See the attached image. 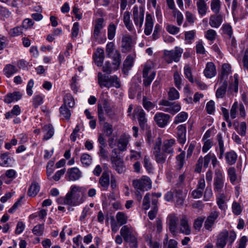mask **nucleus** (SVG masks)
Segmentation results:
<instances>
[{"label": "nucleus", "instance_id": "obj_32", "mask_svg": "<svg viewBox=\"0 0 248 248\" xmlns=\"http://www.w3.org/2000/svg\"><path fill=\"white\" fill-rule=\"evenodd\" d=\"M123 21L126 29L131 32H135L133 25L130 19V13L125 11L124 13Z\"/></svg>", "mask_w": 248, "mask_h": 248}, {"label": "nucleus", "instance_id": "obj_22", "mask_svg": "<svg viewBox=\"0 0 248 248\" xmlns=\"http://www.w3.org/2000/svg\"><path fill=\"white\" fill-rule=\"evenodd\" d=\"M154 26L153 16L150 13H147L145 17L144 33L146 35L151 34Z\"/></svg>", "mask_w": 248, "mask_h": 248}, {"label": "nucleus", "instance_id": "obj_26", "mask_svg": "<svg viewBox=\"0 0 248 248\" xmlns=\"http://www.w3.org/2000/svg\"><path fill=\"white\" fill-rule=\"evenodd\" d=\"M217 82L219 86L216 91V95L217 98H222L226 94L228 86L227 81L218 80Z\"/></svg>", "mask_w": 248, "mask_h": 248}, {"label": "nucleus", "instance_id": "obj_37", "mask_svg": "<svg viewBox=\"0 0 248 248\" xmlns=\"http://www.w3.org/2000/svg\"><path fill=\"white\" fill-rule=\"evenodd\" d=\"M217 138L218 142V152L217 153L218 157L219 159H222L224 152L225 147L224 145V141L221 134H218L217 136Z\"/></svg>", "mask_w": 248, "mask_h": 248}, {"label": "nucleus", "instance_id": "obj_4", "mask_svg": "<svg viewBox=\"0 0 248 248\" xmlns=\"http://www.w3.org/2000/svg\"><path fill=\"white\" fill-rule=\"evenodd\" d=\"M121 236L125 241L129 243L131 246L137 247V233L130 226L124 225L120 230Z\"/></svg>", "mask_w": 248, "mask_h": 248}, {"label": "nucleus", "instance_id": "obj_50", "mask_svg": "<svg viewBox=\"0 0 248 248\" xmlns=\"http://www.w3.org/2000/svg\"><path fill=\"white\" fill-rule=\"evenodd\" d=\"M116 218L117 223L120 226L125 224L127 222V217L125 213L122 212H119L117 213Z\"/></svg>", "mask_w": 248, "mask_h": 248}, {"label": "nucleus", "instance_id": "obj_18", "mask_svg": "<svg viewBox=\"0 0 248 248\" xmlns=\"http://www.w3.org/2000/svg\"><path fill=\"white\" fill-rule=\"evenodd\" d=\"M176 138L178 142L182 144H184L186 140V124H180L176 128Z\"/></svg>", "mask_w": 248, "mask_h": 248}, {"label": "nucleus", "instance_id": "obj_49", "mask_svg": "<svg viewBox=\"0 0 248 248\" xmlns=\"http://www.w3.org/2000/svg\"><path fill=\"white\" fill-rule=\"evenodd\" d=\"M247 124L245 122H242L235 126V130L242 137H244L246 134Z\"/></svg>", "mask_w": 248, "mask_h": 248}, {"label": "nucleus", "instance_id": "obj_8", "mask_svg": "<svg viewBox=\"0 0 248 248\" xmlns=\"http://www.w3.org/2000/svg\"><path fill=\"white\" fill-rule=\"evenodd\" d=\"M132 13L135 25L140 30L144 19V9L142 6L135 5L133 8Z\"/></svg>", "mask_w": 248, "mask_h": 248}, {"label": "nucleus", "instance_id": "obj_46", "mask_svg": "<svg viewBox=\"0 0 248 248\" xmlns=\"http://www.w3.org/2000/svg\"><path fill=\"white\" fill-rule=\"evenodd\" d=\"M75 101L71 94H66L63 97V104L62 106H65L67 107L68 106L69 108H73L75 106Z\"/></svg>", "mask_w": 248, "mask_h": 248}, {"label": "nucleus", "instance_id": "obj_1", "mask_svg": "<svg viewBox=\"0 0 248 248\" xmlns=\"http://www.w3.org/2000/svg\"><path fill=\"white\" fill-rule=\"evenodd\" d=\"M84 190L83 187L75 185L71 186L70 190L66 194L67 205L76 206L82 203L85 201Z\"/></svg>", "mask_w": 248, "mask_h": 248}, {"label": "nucleus", "instance_id": "obj_35", "mask_svg": "<svg viewBox=\"0 0 248 248\" xmlns=\"http://www.w3.org/2000/svg\"><path fill=\"white\" fill-rule=\"evenodd\" d=\"M220 33L224 37L229 39L232 38L233 31L232 26L229 24H224L220 29Z\"/></svg>", "mask_w": 248, "mask_h": 248}, {"label": "nucleus", "instance_id": "obj_15", "mask_svg": "<svg viewBox=\"0 0 248 248\" xmlns=\"http://www.w3.org/2000/svg\"><path fill=\"white\" fill-rule=\"evenodd\" d=\"M176 144V141L174 139H167L163 141L162 143V149L163 152L172 155L174 153V150L173 148Z\"/></svg>", "mask_w": 248, "mask_h": 248}, {"label": "nucleus", "instance_id": "obj_24", "mask_svg": "<svg viewBox=\"0 0 248 248\" xmlns=\"http://www.w3.org/2000/svg\"><path fill=\"white\" fill-rule=\"evenodd\" d=\"M135 111L140 125L143 128L147 121L145 111L141 108H137Z\"/></svg>", "mask_w": 248, "mask_h": 248}, {"label": "nucleus", "instance_id": "obj_28", "mask_svg": "<svg viewBox=\"0 0 248 248\" xmlns=\"http://www.w3.org/2000/svg\"><path fill=\"white\" fill-rule=\"evenodd\" d=\"M99 184L104 190H107L110 184L109 174L108 171L103 172L99 180Z\"/></svg>", "mask_w": 248, "mask_h": 248}, {"label": "nucleus", "instance_id": "obj_63", "mask_svg": "<svg viewBox=\"0 0 248 248\" xmlns=\"http://www.w3.org/2000/svg\"><path fill=\"white\" fill-rule=\"evenodd\" d=\"M173 78L175 86L178 89H180L181 88L182 85V78L179 73L177 71L174 72L173 75Z\"/></svg>", "mask_w": 248, "mask_h": 248}, {"label": "nucleus", "instance_id": "obj_62", "mask_svg": "<svg viewBox=\"0 0 248 248\" xmlns=\"http://www.w3.org/2000/svg\"><path fill=\"white\" fill-rule=\"evenodd\" d=\"M166 30L169 33L172 35L176 34L180 31L179 27L171 24H167Z\"/></svg>", "mask_w": 248, "mask_h": 248}, {"label": "nucleus", "instance_id": "obj_12", "mask_svg": "<svg viewBox=\"0 0 248 248\" xmlns=\"http://www.w3.org/2000/svg\"><path fill=\"white\" fill-rule=\"evenodd\" d=\"M212 154L209 153L204 157L201 156L196 163L195 171L197 172L200 173L202 171V167L205 169L208 167L209 163L211 161Z\"/></svg>", "mask_w": 248, "mask_h": 248}, {"label": "nucleus", "instance_id": "obj_58", "mask_svg": "<svg viewBox=\"0 0 248 248\" xmlns=\"http://www.w3.org/2000/svg\"><path fill=\"white\" fill-rule=\"evenodd\" d=\"M24 29L22 26H17L10 30L9 34L12 36L20 35L23 32Z\"/></svg>", "mask_w": 248, "mask_h": 248}, {"label": "nucleus", "instance_id": "obj_19", "mask_svg": "<svg viewBox=\"0 0 248 248\" xmlns=\"http://www.w3.org/2000/svg\"><path fill=\"white\" fill-rule=\"evenodd\" d=\"M219 215V212L217 211H213L210 214L204 224V226L206 230L210 231L212 230L216 220L218 217Z\"/></svg>", "mask_w": 248, "mask_h": 248}, {"label": "nucleus", "instance_id": "obj_61", "mask_svg": "<svg viewBox=\"0 0 248 248\" xmlns=\"http://www.w3.org/2000/svg\"><path fill=\"white\" fill-rule=\"evenodd\" d=\"M150 200H151V196L150 193H147L143 200L142 206L144 210H147L149 209Z\"/></svg>", "mask_w": 248, "mask_h": 248}, {"label": "nucleus", "instance_id": "obj_33", "mask_svg": "<svg viewBox=\"0 0 248 248\" xmlns=\"http://www.w3.org/2000/svg\"><path fill=\"white\" fill-rule=\"evenodd\" d=\"M216 248H224L227 245L225 241V235L223 231L220 232L216 237L215 241Z\"/></svg>", "mask_w": 248, "mask_h": 248}, {"label": "nucleus", "instance_id": "obj_43", "mask_svg": "<svg viewBox=\"0 0 248 248\" xmlns=\"http://www.w3.org/2000/svg\"><path fill=\"white\" fill-rule=\"evenodd\" d=\"M153 207L151 211L148 213V217L151 220H153L155 218L158 211L157 207V200L155 198L152 199Z\"/></svg>", "mask_w": 248, "mask_h": 248}, {"label": "nucleus", "instance_id": "obj_36", "mask_svg": "<svg viewBox=\"0 0 248 248\" xmlns=\"http://www.w3.org/2000/svg\"><path fill=\"white\" fill-rule=\"evenodd\" d=\"M108 57L113 60L112 65L113 66V70L114 71L118 70L121 62V54L119 51L117 50Z\"/></svg>", "mask_w": 248, "mask_h": 248}, {"label": "nucleus", "instance_id": "obj_9", "mask_svg": "<svg viewBox=\"0 0 248 248\" xmlns=\"http://www.w3.org/2000/svg\"><path fill=\"white\" fill-rule=\"evenodd\" d=\"M154 147L153 154L155 156L156 162L158 164H164L166 160L167 155L164 152H161L160 146L161 145V139L158 137Z\"/></svg>", "mask_w": 248, "mask_h": 248}, {"label": "nucleus", "instance_id": "obj_6", "mask_svg": "<svg viewBox=\"0 0 248 248\" xmlns=\"http://www.w3.org/2000/svg\"><path fill=\"white\" fill-rule=\"evenodd\" d=\"M183 52V49L177 46L173 50H165L164 52V60L168 63H170L173 61L177 62L179 61Z\"/></svg>", "mask_w": 248, "mask_h": 248}, {"label": "nucleus", "instance_id": "obj_53", "mask_svg": "<svg viewBox=\"0 0 248 248\" xmlns=\"http://www.w3.org/2000/svg\"><path fill=\"white\" fill-rule=\"evenodd\" d=\"M227 173L231 182L234 184L237 180L235 169L232 167L229 168L227 170Z\"/></svg>", "mask_w": 248, "mask_h": 248}, {"label": "nucleus", "instance_id": "obj_45", "mask_svg": "<svg viewBox=\"0 0 248 248\" xmlns=\"http://www.w3.org/2000/svg\"><path fill=\"white\" fill-rule=\"evenodd\" d=\"M40 190V186L39 185L35 182H33L31 185L29 190H28V195L31 197L35 196L37 193L39 192Z\"/></svg>", "mask_w": 248, "mask_h": 248}, {"label": "nucleus", "instance_id": "obj_57", "mask_svg": "<svg viewBox=\"0 0 248 248\" xmlns=\"http://www.w3.org/2000/svg\"><path fill=\"white\" fill-rule=\"evenodd\" d=\"M211 9L216 14L219 13L220 10V1L219 0H211Z\"/></svg>", "mask_w": 248, "mask_h": 248}, {"label": "nucleus", "instance_id": "obj_42", "mask_svg": "<svg viewBox=\"0 0 248 248\" xmlns=\"http://www.w3.org/2000/svg\"><path fill=\"white\" fill-rule=\"evenodd\" d=\"M238 75L235 74L233 78H232L231 81L230 83L229 89L231 92L237 93L238 91Z\"/></svg>", "mask_w": 248, "mask_h": 248}, {"label": "nucleus", "instance_id": "obj_14", "mask_svg": "<svg viewBox=\"0 0 248 248\" xmlns=\"http://www.w3.org/2000/svg\"><path fill=\"white\" fill-rule=\"evenodd\" d=\"M178 220V217L174 214H170L167 217V221L170 232L173 235L177 233Z\"/></svg>", "mask_w": 248, "mask_h": 248}, {"label": "nucleus", "instance_id": "obj_5", "mask_svg": "<svg viewBox=\"0 0 248 248\" xmlns=\"http://www.w3.org/2000/svg\"><path fill=\"white\" fill-rule=\"evenodd\" d=\"M224 181L225 177L221 169L215 168L213 188L216 195L223 194L222 192L224 186Z\"/></svg>", "mask_w": 248, "mask_h": 248}, {"label": "nucleus", "instance_id": "obj_41", "mask_svg": "<svg viewBox=\"0 0 248 248\" xmlns=\"http://www.w3.org/2000/svg\"><path fill=\"white\" fill-rule=\"evenodd\" d=\"M217 203L218 208L225 211L227 208L226 196L224 194H217Z\"/></svg>", "mask_w": 248, "mask_h": 248}, {"label": "nucleus", "instance_id": "obj_25", "mask_svg": "<svg viewBox=\"0 0 248 248\" xmlns=\"http://www.w3.org/2000/svg\"><path fill=\"white\" fill-rule=\"evenodd\" d=\"M129 139V135L125 134L120 136L118 141V147L120 151H124L126 150Z\"/></svg>", "mask_w": 248, "mask_h": 248}, {"label": "nucleus", "instance_id": "obj_11", "mask_svg": "<svg viewBox=\"0 0 248 248\" xmlns=\"http://www.w3.org/2000/svg\"><path fill=\"white\" fill-rule=\"evenodd\" d=\"M181 233L184 235H188L191 232L190 224L187 217L183 215L180 219L179 224L177 228V233Z\"/></svg>", "mask_w": 248, "mask_h": 248}, {"label": "nucleus", "instance_id": "obj_60", "mask_svg": "<svg viewBox=\"0 0 248 248\" xmlns=\"http://www.w3.org/2000/svg\"><path fill=\"white\" fill-rule=\"evenodd\" d=\"M103 132L107 137H109L113 132L112 126L108 123H105L103 125Z\"/></svg>", "mask_w": 248, "mask_h": 248}, {"label": "nucleus", "instance_id": "obj_56", "mask_svg": "<svg viewBox=\"0 0 248 248\" xmlns=\"http://www.w3.org/2000/svg\"><path fill=\"white\" fill-rule=\"evenodd\" d=\"M142 105L144 108L147 111L153 109L155 106V103L152 102L145 96L143 98Z\"/></svg>", "mask_w": 248, "mask_h": 248}, {"label": "nucleus", "instance_id": "obj_59", "mask_svg": "<svg viewBox=\"0 0 248 248\" xmlns=\"http://www.w3.org/2000/svg\"><path fill=\"white\" fill-rule=\"evenodd\" d=\"M60 112L61 115L66 120H69L71 116V112L66 107L62 105L60 108Z\"/></svg>", "mask_w": 248, "mask_h": 248}, {"label": "nucleus", "instance_id": "obj_52", "mask_svg": "<svg viewBox=\"0 0 248 248\" xmlns=\"http://www.w3.org/2000/svg\"><path fill=\"white\" fill-rule=\"evenodd\" d=\"M175 198H176V203L178 205H182L185 198L181 190H174Z\"/></svg>", "mask_w": 248, "mask_h": 248}, {"label": "nucleus", "instance_id": "obj_40", "mask_svg": "<svg viewBox=\"0 0 248 248\" xmlns=\"http://www.w3.org/2000/svg\"><path fill=\"white\" fill-rule=\"evenodd\" d=\"M133 62V57L131 55L127 56L123 64V71L125 74H127L129 70L132 68Z\"/></svg>", "mask_w": 248, "mask_h": 248}, {"label": "nucleus", "instance_id": "obj_21", "mask_svg": "<svg viewBox=\"0 0 248 248\" xmlns=\"http://www.w3.org/2000/svg\"><path fill=\"white\" fill-rule=\"evenodd\" d=\"M204 76L208 78L215 77L217 73L216 67L212 62H208L203 71Z\"/></svg>", "mask_w": 248, "mask_h": 248}, {"label": "nucleus", "instance_id": "obj_47", "mask_svg": "<svg viewBox=\"0 0 248 248\" xmlns=\"http://www.w3.org/2000/svg\"><path fill=\"white\" fill-rule=\"evenodd\" d=\"M188 115L187 112L182 111L178 113L174 119L173 123L178 124L185 122L188 118Z\"/></svg>", "mask_w": 248, "mask_h": 248}, {"label": "nucleus", "instance_id": "obj_44", "mask_svg": "<svg viewBox=\"0 0 248 248\" xmlns=\"http://www.w3.org/2000/svg\"><path fill=\"white\" fill-rule=\"evenodd\" d=\"M80 162L83 167H89L92 163V157L88 154H83L80 156Z\"/></svg>", "mask_w": 248, "mask_h": 248}, {"label": "nucleus", "instance_id": "obj_10", "mask_svg": "<svg viewBox=\"0 0 248 248\" xmlns=\"http://www.w3.org/2000/svg\"><path fill=\"white\" fill-rule=\"evenodd\" d=\"M159 105H162L164 107L161 109L165 112L170 113L172 115H174L181 109V106L180 104L175 102H170L168 100H161Z\"/></svg>", "mask_w": 248, "mask_h": 248}, {"label": "nucleus", "instance_id": "obj_29", "mask_svg": "<svg viewBox=\"0 0 248 248\" xmlns=\"http://www.w3.org/2000/svg\"><path fill=\"white\" fill-rule=\"evenodd\" d=\"M22 94L19 92H14L7 93L4 98V102L9 104L14 101H17L21 98Z\"/></svg>", "mask_w": 248, "mask_h": 248}, {"label": "nucleus", "instance_id": "obj_38", "mask_svg": "<svg viewBox=\"0 0 248 248\" xmlns=\"http://www.w3.org/2000/svg\"><path fill=\"white\" fill-rule=\"evenodd\" d=\"M226 162L229 165L234 164L237 158L236 153L233 151L227 152L225 155Z\"/></svg>", "mask_w": 248, "mask_h": 248}, {"label": "nucleus", "instance_id": "obj_64", "mask_svg": "<svg viewBox=\"0 0 248 248\" xmlns=\"http://www.w3.org/2000/svg\"><path fill=\"white\" fill-rule=\"evenodd\" d=\"M168 95L169 99L171 100L177 99L179 98V93L174 88L170 89Z\"/></svg>", "mask_w": 248, "mask_h": 248}, {"label": "nucleus", "instance_id": "obj_16", "mask_svg": "<svg viewBox=\"0 0 248 248\" xmlns=\"http://www.w3.org/2000/svg\"><path fill=\"white\" fill-rule=\"evenodd\" d=\"M81 171L77 167L69 169L65 175L67 181H75L78 180L81 176Z\"/></svg>", "mask_w": 248, "mask_h": 248}, {"label": "nucleus", "instance_id": "obj_31", "mask_svg": "<svg viewBox=\"0 0 248 248\" xmlns=\"http://www.w3.org/2000/svg\"><path fill=\"white\" fill-rule=\"evenodd\" d=\"M112 167L118 173H123L125 171V167L124 164V161L121 158L120 159L115 160L114 158H112Z\"/></svg>", "mask_w": 248, "mask_h": 248}, {"label": "nucleus", "instance_id": "obj_20", "mask_svg": "<svg viewBox=\"0 0 248 248\" xmlns=\"http://www.w3.org/2000/svg\"><path fill=\"white\" fill-rule=\"evenodd\" d=\"M223 22V16L219 13L212 15L209 17V24L214 28H219Z\"/></svg>", "mask_w": 248, "mask_h": 248}, {"label": "nucleus", "instance_id": "obj_7", "mask_svg": "<svg viewBox=\"0 0 248 248\" xmlns=\"http://www.w3.org/2000/svg\"><path fill=\"white\" fill-rule=\"evenodd\" d=\"M132 185L136 190L147 191L152 187V181L148 177L143 176L140 179L133 180Z\"/></svg>", "mask_w": 248, "mask_h": 248}, {"label": "nucleus", "instance_id": "obj_27", "mask_svg": "<svg viewBox=\"0 0 248 248\" xmlns=\"http://www.w3.org/2000/svg\"><path fill=\"white\" fill-rule=\"evenodd\" d=\"M224 235H225V241L228 246H232L236 238V233L233 230L228 231L223 230Z\"/></svg>", "mask_w": 248, "mask_h": 248}, {"label": "nucleus", "instance_id": "obj_17", "mask_svg": "<svg viewBox=\"0 0 248 248\" xmlns=\"http://www.w3.org/2000/svg\"><path fill=\"white\" fill-rule=\"evenodd\" d=\"M132 39L129 34L123 35L122 38V51L123 53L129 52L132 48Z\"/></svg>", "mask_w": 248, "mask_h": 248}, {"label": "nucleus", "instance_id": "obj_34", "mask_svg": "<svg viewBox=\"0 0 248 248\" xmlns=\"http://www.w3.org/2000/svg\"><path fill=\"white\" fill-rule=\"evenodd\" d=\"M17 70L18 69L15 65L7 64L4 67L3 73L7 78H9L16 73Z\"/></svg>", "mask_w": 248, "mask_h": 248}, {"label": "nucleus", "instance_id": "obj_51", "mask_svg": "<svg viewBox=\"0 0 248 248\" xmlns=\"http://www.w3.org/2000/svg\"><path fill=\"white\" fill-rule=\"evenodd\" d=\"M116 26L113 23H111L108 27V38L109 40L114 39L116 31Z\"/></svg>", "mask_w": 248, "mask_h": 248}, {"label": "nucleus", "instance_id": "obj_54", "mask_svg": "<svg viewBox=\"0 0 248 248\" xmlns=\"http://www.w3.org/2000/svg\"><path fill=\"white\" fill-rule=\"evenodd\" d=\"M143 166L149 173L153 172L154 168L151 162L150 157L145 155L143 159Z\"/></svg>", "mask_w": 248, "mask_h": 248}, {"label": "nucleus", "instance_id": "obj_48", "mask_svg": "<svg viewBox=\"0 0 248 248\" xmlns=\"http://www.w3.org/2000/svg\"><path fill=\"white\" fill-rule=\"evenodd\" d=\"M217 36V34L216 31L213 29H210L204 33L205 38L212 42H213L216 40Z\"/></svg>", "mask_w": 248, "mask_h": 248}, {"label": "nucleus", "instance_id": "obj_30", "mask_svg": "<svg viewBox=\"0 0 248 248\" xmlns=\"http://www.w3.org/2000/svg\"><path fill=\"white\" fill-rule=\"evenodd\" d=\"M44 135L43 138L44 140H47L51 139L54 134V129L50 124H46L43 127Z\"/></svg>", "mask_w": 248, "mask_h": 248}, {"label": "nucleus", "instance_id": "obj_39", "mask_svg": "<svg viewBox=\"0 0 248 248\" xmlns=\"http://www.w3.org/2000/svg\"><path fill=\"white\" fill-rule=\"evenodd\" d=\"M199 14L201 16H203L207 13L208 7L204 0H199L196 3Z\"/></svg>", "mask_w": 248, "mask_h": 248}, {"label": "nucleus", "instance_id": "obj_23", "mask_svg": "<svg viewBox=\"0 0 248 248\" xmlns=\"http://www.w3.org/2000/svg\"><path fill=\"white\" fill-rule=\"evenodd\" d=\"M231 65L228 63L222 64L221 73L218 77V81H227L228 77L231 72Z\"/></svg>", "mask_w": 248, "mask_h": 248}, {"label": "nucleus", "instance_id": "obj_13", "mask_svg": "<svg viewBox=\"0 0 248 248\" xmlns=\"http://www.w3.org/2000/svg\"><path fill=\"white\" fill-rule=\"evenodd\" d=\"M170 116L163 112L156 113L154 117V120L157 126L164 128L168 125L170 120Z\"/></svg>", "mask_w": 248, "mask_h": 248}, {"label": "nucleus", "instance_id": "obj_55", "mask_svg": "<svg viewBox=\"0 0 248 248\" xmlns=\"http://www.w3.org/2000/svg\"><path fill=\"white\" fill-rule=\"evenodd\" d=\"M184 75L185 77L188 79L189 82L192 83L194 82V79L193 78L191 68L188 64L186 65L184 68Z\"/></svg>", "mask_w": 248, "mask_h": 248}, {"label": "nucleus", "instance_id": "obj_3", "mask_svg": "<svg viewBox=\"0 0 248 248\" xmlns=\"http://www.w3.org/2000/svg\"><path fill=\"white\" fill-rule=\"evenodd\" d=\"M105 27L104 20L103 18H97L95 22L91 39L98 44H104L106 41L105 33L102 30Z\"/></svg>", "mask_w": 248, "mask_h": 248}, {"label": "nucleus", "instance_id": "obj_2", "mask_svg": "<svg viewBox=\"0 0 248 248\" xmlns=\"http://www.w3.org/2000/svg\"><path fill=\"white\" fill-rule=\"evenodd\" d=\"M97 79L98 83L102 88L106 87L109 89L112 87L119 88L121 87L120 79L116 75L108 76L99 72Z\"/></svg>", "mask_w": 248, "mask_h": 248}]
</instances>
